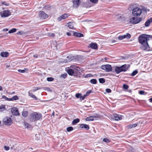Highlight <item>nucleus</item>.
<instances>
[{
    "mask_svg": "<svg viewBox=\"0 0 152 152\" xmlns=\"http://www.w3.org/2000/svg\"><path fill=\"white\" fill-rule=\"evenodd\" d=\"M151 38L150 35L145 34L140 35L139 37V42L144 48H149L148 41Z\"/></svg>",
    "mask_w": 152,
    "mask_h": 152,
    "instance_id": "nucleus-1",
    "label": "nucleus"
},
{
    "mask_svg": "<svg viewBox=\"0 0 152 152\" xmlns=\"http://www.w3.org/2000/svg\"><path fill=\"white\" fill-rule=\"evenodd\" d=\"M42 115L39 113L37 112H33L30 114L29 119L30 122H37V121L41 120L42 119Z\"/></svg>",
    "mask_w": 152,
    "mask_h": 152,
    "instance_id": "nucleus-2",
    "label": "nucleus"
},
{
    "mask_svg": "<svg viewBox=\"0 0 152 152\" xmlns=\"http://www.w3.org/2000/svg\"><path fill=\"white\" fill-rule=\"evenodd\" d=\"M144 12H146V9H144L143 7L140 6L134 8L132 10V14L134 16H139Z\"/></svg>",
    "mask_w": 152,
    "mask_h": 152,
    "instance_id": "nucleus-3",
    "label": "nucleus"
},
{
    "mask_svg": "<svg viewBox=\"0 0 152 152\" xmlns=\"http://www.w3.org/2000/svg\"><path fill=\"white\" fill-rule=\"evenodd\" d=\"M113 68H114L115 72L117 74H119L121 72H126L128 69L126 64L123 65L120 67L115 66Z\"/></svg>",
    "mask_w": 152,
    "mask_h": 152,
    "instance_id": "nucleus-4",
    "label": "nucleus"
},
{
    "mask_svg": "<svg viewBox=\"0 0 152 152\" xmlns=\"http://www.w3.org/2000/svg\"><path fill=\"white\" fill-rule=\"evenodd\" d=\"M71 68H72L74 70V76L77 77H80L82 75L81 70L80 68L78 66H70Z\"/></svg>",
    "mask_w": 152,
    "mask_h": 152,
    "instance_id": "nucleus-5",
    "label": "nucleus"
},
{
    "mask_svg": "<svg viewBox=\"0 0 152 152\" xmlns=\"http://www.w3.org/2000/svg\"><path fill=\"white\" fill-rule=\"evenodd\" d=\"M141 20V18H140L133 17L129 19L130 22L134 24L138 23L140 22Z\"/></svg>",
    "mask_w": 152,
    "mask_h": 152,
    "instance_id": "nucleus-6",
    "label": "nucleus"
},
{
    "mask_svg": "<svg viewBox=\"0 0 152 152\" xmlns=\"http://www.w3.org/2000/svg\"><path fill=\"white\" fill-rule=\"evenodd\" d=\"M3 122L6 125L10 126L12 123V120L10 117H5L3 119Z\"/></svg>",
    "mask_w": 152,
    "mask_h": 152,
    "instance_id": "nucleus-7",
    "label": "nucleus"
},
{
    "mask_svg": "<svg viewBox=\"0 0 152 152\" xmlns=\"http://www.w3.org/2000/svg\"><path fill=\"white\" fill-rule=\"evenodd\" d=\"M101 68L102 69L105 70L107 72H110L112 70L111 66L110 65L108 64L102 65Z\"/></svg>",
    "mask_w": 152,
    "mask_h": 152,
    "instance_id": "nucleus-8",
    "label": "nucleus"
},
{
    "mask_svg": "<svg viewBox=\"0 0 152 152\" xmlns=\"http://www.w3.org/2000/svg\"><path fill=\"white\" fill-rule=\"evenodd\" d=\"M73 4V7L74 8H77L81 3L80 0H72Z\"/></svg>",
    "mask_w": 152,
    "mask_h": 152,
    "instance_id": "nucleus-9",
    "label": "nucleus"
},
{
    "mask_svg": "<svg viewBox=\"0 0 152 152\" xmlns=\"http://www.w3.org/2000/svg\"><path fill=\"white\" fill-rule=\"evenodd\" d=\"M39 16L42 19H45L48 18V15L46 14L44 12L40 11L39 12Z\"/></svg>",
    "mask_w": 152,
    "mask_h": 152,
    "instance_id": "nucleus-10",
    "label": "nucleus"
},
{
    "mask_svg": "<svg viewBox=\"0 0 152 152\" xmlns=\"http://www.w3.org/2000/svg\"><path fill=\"white\" fill-rule=\"evenodd\" d=\"M11 12L8 10H4L2 13H1V16L2 17H6L10 15Z\"/></svg>",
    "mask_w": 152,
    "mask_h": 152,
    "instance_id": "nucleus-11",
    "label": "nucleus"
},
{
    "mask_svg": "<svg viewBox=\"0 0 152 152\" xmlns=\"http://www.w3.org/2000/svg\"><path fill=\"white\" fill-rule=\"evenodd\" d=\"M131 37V35L129 34H127L126 35L120 36L118 37V39L120 40H122L124 39H129Z\"/></svg>",
    "mask_w": 152,
    "mask_h": 152,
    "instance_id": "nucleus-12",
    "label": "nucleus"
},
{
    "mask_svg": "<svg viewBox=\"0 0 152 152\" xmlns=\"http://www.w3.org/2000/svg\"><path fill=\"white\" fill-rule=\"evenodd\" d=\"M69 15L68 14H65L62 15L61 16L58 18L57 19L58 21H61L62 19H65L67 18Z\"/></svg>",
    "mask_w": 152,
    "mask_h": 152,
    "instance_id": "nucleus-13",
    "label": "nucleus"
},
{
    "mask_svg": "<svg viewBox=\"0 0 152 152\" xmlns=\"http://www.w3.org/2000/svg\"><path fill=\"white\" fill-rule=\"evenodd\" d=\"M11 111L12 113L15 115H18L19 114L18 112V111L17 108L14 107L11 109Z\"/></svg>",
    "mask_w": 152,
    "mask_h": 152,
    "instance_id": "nucleus-14",
    "label": "nucleus"
},
{
    "mask_svg": "<svg viewBox=\"0 0 152 152\" xmlns=\"http://www.w3.org/2000/svg\"><path fill=\"white\" fill-rule=\"evenodd\" d=\"M113 116L115 120L116 121H118L122 119L121 116H119L118 114H114Z\"/></svg>",
    "mask_w": 152,
    "mask_h": 152,
    "instance_id": "nucleus-15",
    "label": "nucleus"
},
{
    "mask_svg": "<svg viewBox=\"0 0 152 152\" xmlns=\"http://www.w3.org/2000/svg\"><path fill=\"white\" fill-rule=\"evenodd\" d=\"M80 127L82 129H85L87 130L89 129V127L88 125L85 124H81L80 125Z\"/></svg>",
    "mask_w": 152,
    "mask_h": 152,
    "instance_id": "nucleus-16",
    "label": "nucleus"
},
{
    "mask_svg": "<svg viewBox=\"0 0 152 152\" xmlns=\"http://www.w3.org/2000/svg\"><path fill=\"white\" fill-rule=\"evenodd\" d=\"M0 56L3 57H7L9 55V53L7 52H2L1 53Z\"/></svg>",
    "mask_w": 152,
    "mask_h": 152,
    "instance_id": "nucleus-17",
    "label": "nucleus"
},
{
    "mask_svg": "<svg viewBox=\"0 0 152 152\" xmlns=\"http://www.w3.org/2000/svg\"><path fill=\"white\" fill-rule=\"evenodd\" d=\"M152 22V18H151L148 19L145 23V26L146 27L149 26L150 23Z\"/></svg>",
    "mask_w": 152,
    "mask_h": 152,
    "instance_id": "nucleus-18",
    "label": "nucleus"
},
{
    "mask_svg": "<svg viewBox=\"0 0 152 152\" xmlns=\"http://www.w3.org/2000/svg\"><path fill=\"white\" fill-rule=\"evenodd\" d=\"M67 72L68 74L70 75H74V69H68L67 70Z\"/></svg>",
    "mask_w": 152,
    "mask_h": 152,
    "instance_id": "nucleus-19",
    "label": "nucleus"
},
{
    "mask_svg": "<svg viewBox=\"0 0 152 152\" xmlns=\"http://www.w3.org/2000/svg\"><path fill=\"white\" fill-rule=\"evenodd\" d=\"M67 26L70 28L74 29V23L72 22H69L67 23Z\"/></svg>",
    "mask_w": 152,
    "mask_h": 152,
    "instance_id": "nucleus-20",
    "label": "nucleus"
},
{
    "mask_svg": "<svg viewBox=\"0 0 152 152\" xmlns=\"http://www.w3.org/2000/svg\"><path fill=\"white\" fill-rule=\"evenodd\" d=\"M73 35L77 37H83V34L77 32H74L73 34Z\"/></svg>",
    "mask_w": 152,
    "mask_h": 152,
    "instance_id": "nucleus-21",
    "label": "nucleus"
},
{
    "mask_svg": "<svg viewBox=\"0 0 152 152\" xmlns=\"http://www.w3.org/2000/svg\"><path fill=\"white\" fill-rule=\"evenodd\" d=\"M59 46L57 44V42L56 41H52L51 42V48L57 47Z\"/></svg>",
    "mask_w": 152,
    "mask_h": 152,
    "instance_id": "nucleus-22",
    "label": "nucleus"
},
{
    "mask_svg": "<svg viewBox=\"0 0 152 152\" xmlns=\"http://www.w3.org/2000/svg\"><path fill=\"white\" fill-rule=\"evenodd\" d=\"M96 118L95 116H91L86 118V121H93L94 120V118Z\"/></svg>",
    "mask_w": 152,
    "mask_h": 152,
    "instance_id": "nucleus-23",
    "label": "nucleus"
},
{
    "mask_svg": "<svg viewBox=\"0 0 152 152\" xmlns=\"http://www.w3.org/2000/svg\"><path fill=\"white\" fill-rule=\"evenodd\" d=\"M97 45L96 43L92 42L89 44L88 48H97Z\"/></svg>",
    "mask_w": 152,
    "mask_h": 152,
    "instance_id": "nucleus-24",
    "label": "nucleus"
},
{
    "mask_svg": "<svg viewBox=\"0 0 152 152\" xmlns=\"http://www.w3.org/2000/svg\"><path fill=\"white\" fill-rule=\"evenodd\" d=\"M6 110L5 105L4 104H1L0 105V112H2Z\"/></svg>",
    "mask_w": 152,
    "mask_h": 152,
    "instance_id": "nucleus-25",
    "label": "nucleus"
},
{
    "mask_svg": "<svg viewBox=\"0 0 152 152\" xmlns=\"http://www.w3.org/2000/svg\"><path fill=\"white\" fill-rule=\"evenodd\" d=\"M80 121V119L78 118H77L74 119L72 122V124L73 125H75Z\"/></svg>",
    "mask_w": 152,
    "mask_h": 152,
    "instance_id": "nucleus-26",
    "label": "nucleus"
},
{
    "mask_svg": "<svg viewBox=\"0 0 152 152\" xmlns=\"http://www.w3.org/2000/svg\"><path fill=\"white\" fill-rule=\"evenodd\" d=\"M28 94L29 96L31 97V98L34 99L36 100H37V98L36 96L34 95L32 93H30L29 92H28Z\"/></svg>",
    "mask_w": 152,
    "mask_h": 152,
    "instance_id": "nucleus-27",
    "label": "nucleus"
},
{
    "mask_svg": "<svg viewBox=\"0 0 152 152\" xmlns=\"http://www.w3.org/2000/svg\"><path fill=\"white\" fill-rule=\"evenodd\" d=\"M28 113L27 111H23L22 115L24 117H26L28 115Z\"/></svg>",
    "mask_w": 152,
    "mask_h": 152,
    "instance_id": "nucleus-28",
    "label": "nucleus"
},
{
    "mask_svg": "<svg viewBox=\"0 0 152 152\" xmlns=\"http://www.w3.org/2000/svg\"><path fill=\"white\" fill-rule=\"evenodd\" d=\"M138 73V71L137 70H136L134 71L130 75L132 76H135Z\"/></svg>",
    "mask_w": 152,
    "mask_h": 152,
    "instance_id": "nucleus-29",
    "label": "nucleus"
},
{
    "mask_svg": "<svg viewBox=\"0 0 152 152\" xmlns=\"http://www.w3.org/2000/svg\"><path fill=\"white\" fill-rule=\"evenodd\" d=\"M16 31V29L15 28H13L9 31H8V33L9 34H11L15 32Z\"/></svg>",
    "mask_w": 152,
    "mask_h": 152,
    "instance_id": "nucleus-30",
    "label": "nucleus"
},
{
    "mask_svg": "<svg viewBox=\"0 0 152 152\" xmlns=\"http://www.w3.org/2000/svg\"><path fill=\"white\" fill-rule=\"evenodd\" d=\"M24 125L27 128H30L31 126L30 124L27 123H25Z\"/></svg>",
    "mask_w": 152,
    "mask_h": 152,
    "instance_id": "nucleus-31",
    "label": "nucleus"
},
{
    "mask_svg": "<svg viewBox=\"0 0 152 152\" xmlns=\"http://www.w3.org/2000/svg\"><path fill=\"white\" fill-rule=\"evenodd\" d=\"M90 82L93 84H96L97 83V80L95 79H92L90 80Z\"/></svg>",
    "mask_w": 152,
    "mask_h": 152,
    "instance_id": "nucleus-32",
    "label": "nucleus"
},
{
    "mask_svg": "<svg viewBox=\"0 0 152 152\" xmlns=\"http://www.w3.org/2000/svg\"><path fill=\"white\" fill-rule=\"evenodd\" d=\"M99 81L100 83H103L105 82V80L103 78H100L99 79Z\"/></svg>",
    "mask_w": 152,
    "mask_h": 152,
    "instance_id": "nucleus-33",
    "label": "nucleus"
},
{
    "mask_svg": "<svg viewBox=\"0 0 152 152\" xmlns=\"http://www.w3.org/2000/svg\"><path fill=\"white\" fill-rule=\"evenodd\" d=\"M151 49H150V48H142V50L145 51H150L152 50V48H151Z\"/></svg>",
    "mask_w": 152,
    "mask_h": 152,
    "instance_id": "nucleus-34",
    "label": "nucleus"
},
{
    "mask_svg": "<svg viewBox=\"0 0 152 152\" xmlns=\"http://www.w3.org/2000/svg\"><path fill=\"white\" fill-rule=\"evenodd\" d=\"M73 130V128L72 126H70L68 127L66 129L67 131L69 132L72 131Z\"/></svg>",
    "mask_w": 152,
    "mask_h": 152,
    "instance_id": "nucleus-35",
    "label": "nucleus"
},
{
    "mask_svg": "<svg viewBox=\"0 0 152 152\" xmlns=\"http://www.w3.org/2000/svg\"><path fill=\"white\" fill-rule=\"evenodd\" d=\"M93 77V75L91 74H87L84 76V77L85 78H87L89 77Z\"/></svg>",
    "mask_w": 152,
    "mask_h": 152,
    "instance_id": "nucleus-36",
    "label": "nucleus"
},
{
    "mask_svg": "<svg viewBox=\"0 0 152 152\" xmlns=\"http://www.w3.org/2000/svg\"><path fill=\"white\" fill-rule=\"evenodd\" d=\"M67 76V74L66 73H65L64 74H61V75L60 77L61 78H65Z\"/></svg>",
    "mask_w": 152,
    "mask_h": 152,
    "instance_id": "nucleus-37",
    "label": "nucleus"
},
{
    "mask_svg": "<svg viewBox=\"0 0 152 152\" xmlns=\"http://www.w3.org/2000/svg\"><path fill=\"white\" fill-rule=\"evenodd\" d=\"M12 101L16 100L18 99V98L17 95L14 96L12 97Z\"/></svg>",
    "mask_w": 152,
    "mask_h": 152,
    "instance_id": "nucleus-38",
    "label": "nucleus"
},
{
    "mask_svg": "<svg viewBox=\"0 0 152 152\" xmlns=\"http://www.w3.org/2000/svg\"><path fill=\"white\" fill-rule=\"evenodd\" d=\"M103 141L106 142H110V140L107 138H104L103 140Z\"/></svg>",
    "mask_w": 152,
    "mask_h": 152,
    "instance_id": "nucleus-39",
    "label": "nucleus"
},
{
    "mask_svg": "<svg viewBox=\"0 0 152 152\" xmlns=\"http://www.w3.org/2000/svg\"><path fill=\"white\" fill-rule=\"evenodd\" d=\"M81 94L80 93H78L75 94V96L77 98H80V99L81 98Z\"/></svg>",
    "mask_w": 152,
    "mask_h": 152,
    "instance_id": "nucleus-40",
    "label": "nucleus"
},
{
    "mask_svg": "<svg viewBox=\"0 0 152 152\" xmlns=\"http://www.w3.org/2000/svg\"><path fill=\"white\" fill-rule=\"evenodd\" d=\"M25 69H26L27 70H28V69L26 68H25L24 70H21L20 69H18V71L19 72L24 73L25 72Z\"/></svg>",
    "mask_w": 152,
    "mask_h": 152,
    "instance_id": "nucleus-41",
    "label": "nucleus"
},
{
    "mask_svg": "<svg viewBox=\"0 0 152 152\" xmlns=\"http://www.w3.org/2000/svg\"><path fill=\"white\" fill-rule=\"evenodd\" d=\"M93 4H96L98 2V0H89Z\"/></svg>",
    "mask_w": 152,
    "mask_h": 152,
    "instance_id": "nucleus-42",
    "label": "nucleus"
},
{
    "mask_svg": "<svg viewBox=\"0 0 152 152\" xmlns=\"http://www.w3.org/2000/svg\"><path fill=\"white\" fill-rule=\"evenodd\" d=\"M47 80L48 81H52L54 80V78L52 77H48L47 78Z\"/></svg>",
    "mask_w": 152,
    "mask_h": 152,
    "instance_id": "nucleus-43",
    "label": "nucleus"
},
{
    "mask_svg": "<svg viewBox=\"0 0 152 152\" xmlns=\"http://www.w3.org/2000/svg\"><path fill=\"white\" fill-rule=\"evenodd\" d=\"M123 88L124 89H127L129 88V86L126 84H124L123 85Z\"/></svg>",
    "mask_w": 152,
    "mask_h": 152,
    "instance_id": "nucleus-44",
    "label": "nucleus"
},
{
    "mask_svg": "<svg viewBox=\"0 0 152 152\" xmlns=\"http://www.w3.org/2000/svg\"><path fill=\"white\" fill-rule=\"evenodd\" d=\"M24 34V32L23 31H19L17 32V34L22 35Z\"/></svg>",
    "mask_w": 152,
    "mask_h": 152,
    "instance_id": "nucleus-45",
    "label": "nucleus"
},
{
    "mask_svg": "<svg viewBox=\"0 0 152 152\" xmlns=\"http://www.w3.org/2000/svg\"><path fill=\"white\" fill-rule=\"evenodd\" d=\"M34 89L33 90V91H35L39 90L41 89V88L39 87H35L34 88Z\"/></svg>",
    "mask_w": 152,
    "mask_h": 152,
    "instance_id": "nucleus-46",
    "label": "nucleus"
},
{
    "mask_svg": "<svg viewBox=\"0 0 152 152\" xmlns=\"http://www.w3.org/2000/svg\"><path fill=\"white\" fill-rule=\"evenodd\" d=\"M87 96L86 95V94L84 95L83 96H82V95L81 96V98H80V99L81 100H83L85 98V97Z\"/></svg>",
    "mask_w": 152,
    "mask_h": 152,
    "instance_id": "nucleus-47",
    "label": "nucleus"
},
{
    "mask_svg": "<svg viewBox=\"0 0 152 152\" xmlns=\"http://www.w3.org/2000/svg\"><path fill=\"white\" fill-rule=\"evenodd\" d=\"M139 93L140 95H143L145 94V92L143 91H140Z\"/></svg>",
    "mask_w": 152,
    "mask_h": 152,
    "instance_id": "nucleus-48",
    "label": "nucleus"
},
{
    "mask_svg": "<svg viewBox=\"0 0 152 152\" xmlns=\"http://www.w3.org/2000/svg\"><path fill=\"white\" fill-rule=\"evenodd\" d=\"M106 91L108 93H110L111 92V90L110 88H107L106 89Z\"/></svg>",
    "mask_w": 152,
    "mask_h": 152,
    "instance_id": "nucleus-49",
    "label": "nucleus"
},
{
    "mask_svg": "<svg viewBox=\"0 0 152 152\" xmlns=\"http://www.w3.org/2000/svg\"><path fill=\"white\" fill-rule=\"evenodd\" d=\"M127 127L128 129H132L133 128L132 124H131L127 125Z\"/></svg>",
    "mask_w": 152,
    "mask_h": 152,
    "instance_id": "nucleus-50",
    "label": "nucleus"
},
{
    "mask_svg": "<svg viewBox=\"0 0 152 152\" xmlns=\"http://www.w3.org/2000/svg\"><path fill=\"white\" fill-rule=\"evenodd\" d=\"M48 35L50 37H54L55 36V34L53 33H49Z\"/></svg>",
    "mask_w": 152,
    "mask_h": 152,
    "instance_id": "nucleus-51",
    "label": "nucleus"
},
{
    "mask_svg": "<svg viewBox=\"0 0 152 152\" xmlns=\"http://www.w3.org/2000/svg\"><path fill=\"white\" fill-rule=\"evenodd\" d=\"M91 92V90H89V91H87L86 93V94H85L87 96H88V95H89V94Z\"/></svg>",
    "mask_w": 152,
    "mask_h": 152,
    "instance_id": "nucleus-52",
    "label": "nucleus"
},
{
    "mask_svg": "<svg viewBox=\"0 0 152 152\" xmlns=\"http://www.w3.org/2000/svg\"><path fill=\"white\" fill-rule=\"evenodd\" d=\"M4 148L6 151H8L10 149V148L9 147L6 146H4Z\"/></svg>",
    "mask_w": 152,
    "mask_h": 152,
    "instance_id": "nucleus-53",
    "label": "nucleus"
},
{
    "mask_svg": "<svg viewBox=\"0 0 152 152\" xmlns=\"http://www.w3.org/2000/svg\"><path fill=\"white\" fill-rule=\"evenodd\" d=\"M7 100L8 101H13L12 98H7Z\"/></svg>",
    "mask_w": 152,
    "mask_h": 152,
    "instance_id": "nucleus-54",
    "label": "nucleus"
},
{
    "mask_svg": "<svg viewBox=\"0 0 152 152\" xmlns=\"http://www.w3.org/2000/svg\"><path fill=\"white\" fill-rule=\"evenodd\" d=\"M137 124H132L133 127H136V126H137Z\"/></svg>",
    "mask_w": 152,
    "mask_h": 152,
    "instance_id": "nucleus-55",
    "label": "nucleus"
},
{
    "mask_svg": "<svg viewBox=\"0 0 152 152\" xmlns=\"http://www.w3.org/2000/svg\"><path fill=\"white\" fill-rule=\"evenodd\" d=\"M7 97L3 95L2 96V98L3 99H5L6 100Z\"/></svg>",
    "mask_w": 152,
    "mask_h": 152,
    "instance_id": "nucleus-56",
    "label": "nucleus"
},
{
    "mask_svg": "<svg viewBox=\"0 0 152 152\" xmlns=\"http://www.w3.org/2000/svg\"><path fill=\"white\" fill-rule=\"evenodd\" d=\"M34 57L35 58H37L38 57V55L37 54H35L34 55Z\"/></svg>",
    "mask_w": 152,
    "mask_h": 152,
    "instance_id": "nucleus-57",
    "label": "nucleus"
},
{
    "mask_svg": "<svg viewBox=\"0 0 152 152\" xmlns=\"http://www.w3.org/2000/svg\"><path fill=\"white\" fill-rule=\"evenodd\" d=\"M2 4H4L5 5H6V6H8L9 5V4L8 3H7L5 2H3Z\"/></svg>",
    "mask_w": 152,
    "mask_h": 152,
    "instance_id": "nucleus-58",
    "label": "nucleus"
},
{
    "mask_svg": "<svg viewBox=\"0 0 152 152\" xmlns=\"http://www.w3.org/2000/svg\"><path fill=\"white\" fill-rule=\"evenodd\" d=\"M66 34L68 36H70L71 35V34L69 32H67Z\"/></svg>",
    "mask_w": 152,
    "mask_h": 152,
    "instance_id": "nucleus-59",
    "label": "nucleus"
},
{
    "mask_svg": "<svg viewBox=\"0 0 152 152\" xmlns=\"http://www.w3.org/2000/svg\"><path fill=\"white\" fill-rule=\"evenodd\" d=\"M8 30V29L7 28H4L3 29V31H7Z\"/></svg>",
    "mask_w": 152,
    "mask_h": 152,
    "instance_id": "nucleus-60",
    "label": "nucleus"
},
{
    "mask_svg": "<svg viewBox=\"0 0 152 152\" xmlns=\"http://www.w3.org/2000/svg\"><path fill=\"white\" fill-rule=\"evenodd\" d=\"M0 91H3L2 87L1 86H0Z\"/></svg>",
    "mask_w": 152,
    "mask_h": 152,
    "instance_id": "nucleus-61",
    "label": "nucleus"
},
{
    "mask_svg": "<svg viewBox=\"0 0 152 152\" xmlns=\"http://www.w3.org/2000/svg\"><path fill=\"white\" fill-rule=\"evenodd\" d=\"M149 100L150 102H152V98L150 99Z\"/></svg>",
    "mask_w": 152,
    "mask_h": 152,
    "instance_id": "nucleus-62",
    "label": "nucleus"
},
{
    "mask_svg": "<svg viewBox=\"0 0 152 152\" xmlns=\"http://www.w3.org/2000/svg\"><path fill=\"white\" fill-rule=\"evenodd\" d=\"M67 62L70 61L72 60V59H67Z\"/></svg>",
    "mask_w": 152,
    "mask_h": 152,
    "instance_id": "nucleus-63",
    "label": "nucleus"
},
{
    "mask_svg": "<svg viewBox=\"0 0 152 152\" xmlns=\"http://www.w3.org/2000/svg\"><path fill=\"white\" fill-rule=\"evenodd\" d=\"M47 7H49V6H44V7L45 8H46Z\"/></svg>",
    "mask_w": 152,
    "mask_h": 152,
    "instance_id": "nucleus-64",
    "label": "nucleus"
}]
</instances>
